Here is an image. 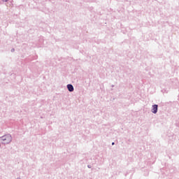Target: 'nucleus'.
Masks as SVG:
<instances>
[{
	"label": "nucleus",
	"mask_w": 179,
	"mask_h": 179,
	"mask_svg": "<svg viewBox=\"0 0 179 179\" xmlns=\"http://www.w3.org/2000/svg\"><path fill=\"white\" fill-rule=\"evenodd\" d=\"M12 141H13V138L10 134H7L0 137V142L2 145H9V143H12Z\"/></svg>",
	"instance_id": "obj_1"
},
{
	"label": "nucleus",
	"mask_w": 179,
	"mask_h": 179,
	"mask_svg": "<svg viewBox=\"0 0 179 179\" xmlns=\"http://www.w3.org/2000/svg\"><path fill=\"white\" fill-rule=\"evenodd\" d=\"M157 110H159V106L157 104L152 106L151 113L153 114H157Z\"/></svg>",
	"instance_id": "obj_2"
},
{
	"label": "nucleus",
	"mask_w": 179,
	"mask_h": 179,
	"mask_svg": "<svg viewBox=\"0 0 179 179\" xmlns=\"http://www.w3.org/2000/svg\"><path fill=\"white\" fill-rule=\"evenodd\" d=\"M67 89L69 90V92H73V90H75V89L73 88V85H72V84H68L67 85Z\"/></svg>",
	"instance_id": "obj_3"
},
{
	"label": "nucleus",
	"mask_w": 179,
	"mask_h": 179,
	"mask_svg": "<svg viewBox=\"0 0 179 179\" xmlns=\"http://www.w3.org/2000/svg\"><path fill=\"white\" fill-rule=\"evenodd\" d=\"M9 0H2L3 2H8Z\"/></svg>",
	"instance_id": "obj_4"
},
{
	"label": "nucleus",
	"mask_w": 179,
	"mask_h": 179,
	"mask_svg": "<svg viewBox=\"0 0 179 179\" xmlns=\"http://www.w3.org/2000/svg\"><path fill=\"white\" fill-rule=\"evenodd\" d=\"M87 167H88V169H92V166H90V165H88Z\"/></svg>",
	"instance_id": "obj_5"
},
{
	"label": "nucleus",
	"mask_w": 179,
	"mask_h": 179,
	"mask_svg": "<svg viewBox=\"0 0 179 179\" xmlns=\"http://www.w3.org/2000/svg\"><path fill=\"white\" fill-rule=\"evenodd\" d=\"M115 144V143L114 142H113V143H112V145H114Z\"/></svg>",
	"instance_id": "obj_6"
},
{
	"label": "nucleus",
	"mask_w": 179,
	"mask_h": 179,
	"mask_svg": "<svg viewBox=\"0 0 179 179\" xmlns=\"http://www.w3.org/2000/svg\"><path fill=\"white\" fill-rule=\"evenodd\" d=\"M17 179H22V178H17Z\"/></svg>",
	"instance_id": "obj_7"
},
{
	"label": "nucleus",
	"mask_w": 179,
	"mask_h": 179,
	"mask_svg": "<svg viewBox=\"0 0 179 179\" xmlns=\"http://www.w3.org/2000/svg\"><path fill=\"white\" fill-rule=\"evenodd\" d=\"M0 148H1V144H0Z\"/></svg>",
	"instance_id": "obj_8"
}]
</instances>
